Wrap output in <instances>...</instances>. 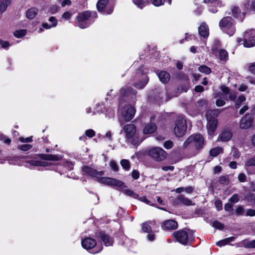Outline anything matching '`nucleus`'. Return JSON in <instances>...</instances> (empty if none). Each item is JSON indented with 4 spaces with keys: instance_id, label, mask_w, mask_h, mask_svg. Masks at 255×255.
<instances>
[{
    "instance_id": "29",
    "label": "nucleus",
    "mask_w": 255,
    "mask_h": 255,
    "mask_svg": "<svg viewBox=\"0 0 255 255\" xmlns=\"http://www.w3.org/2000/svg\"><path fill=\"white\" fill-rule=\"evenodd\" d=\"M223 151V148L221 147L218 146L211 149L210 150L209 153L211 156L216 157L219 154L222 153Z\"/></svg>"
},
{
    "instance_id": "1",
    "label": "nucleus",
    "mask_w": 255,
    "mask_h": 255,
    "mask_svg": "<svg viewBox=\"0 0 255 255\" xmlns=\"http://www.w3.org/2000/svg\"><path fill=\"white\" fill-rule=\"evenodd\" d=\"M219 26L224 33L230 36L233 35L236 32L235 22L231 16L222 18L219 21Z\"/></svg>"
},
{
    "instance_id": "48",
    "label": "nucleus",
    "mask_w": 255,
    "mask_h": 255,
    "mask_svg": "<svg viewBox=\"0 0 255 255\" xmlns=\"http://www.w3.org/2000/svg\"><path fill=\"white\" fill-rule=\"evenodd\" d=\"M72 14L69 11H66L62 15V18L65 20H69L72 17Z\"/></svg>"
},
{
    "instance_id": "62",
    "label": "nucleus",
    "mask_w": 255,
    "mask_h": 255,
    "mask_svg": "<svg viewBox=\"0 0 255 255\" xmlns=\"http://www.w3.org/2000/svg\"><path fill=\"white\" fill-rule=\"evenodd\" d=\"M233 153V156L235 158H238L240 156V153L239 151L236 149L234 148L232 150Z\"/></svg>"
},
{
    "instance_id": "20",
    "label": "nucleus",
    "mask_w": 255,
    "mask_h": 255,
    "mask_svg": "<svg viewBox=\"0 0 255 255\" xmlns=\"http://www.w3.org/2000/svg\"><path fill=\"white\" fill-rule=\"evenodd\" d=\"M198 32L200 36L207 38L209 34V27L205 22H203L198 28Z\"/></svg>"
},
{
    "instance_id": "8",
    "label": "nucleus",
    "mask_w": 255,
    "mask_h": 255,
    "mask_svg": "<svg viewBox=\"0 0 255 255\" xmlns=\"http://www.w3.org/2000/svg\"><path fill=\"white\" fill-rule=\"evenodd\" d=\"M187 125L183 116L177 117L174 128V133L177 137L183 136L186 131Z\"/></svg>"
},
{
    "instance_id": "32",
    "label": "nucleus",
    "mask_w": 255,
    "mask_h": 255,
    "mask_svg": "<svg viewBox=\"0 0 255 255\" xmlns=\"http://www.w3.org/2000/svg\"><path fill=\"white\" fill-rule=\"evenodd\" d=\"M133 2L138 7L142 8L147 4V0L144 1V0H132Z\"/></svg>"
},
{
    "instance_id": "12",
    "label": "nucleus",
    "mask_w": 255,
    "mask_h": 255,
    "mask_svg": "<svg viewBox=\"0 0 255 255\" xmlns=\"http://www.w3.org/2000/svg\"><path fill=\"white\" fill-rule=\"evenodd\" d=\"M96 181L101 184L116 187H121L124 184L120 180L108 177H102V176H98Z\"/></svg>"
},
{
    "instance_id": "52",
    "label": "nucleus",
    "mask_w": 255,
    "mask_h": 255,
    "mask_svg": "<svg viewBox=\"0 0 255 255\" xmlns=\"http://www.w3.org/2000/svg\"><path fill=\"white\" fill-rule=\"evenodd\" d=\"M85 135L89 137H93L95 135V132L92 129L86 131Z\"/></svg>"
},
{
    "instance_id": "64",
    "label": "nucleus",
    "mask_w": 255,
    "mask_h": 255,
    "mask_svg": "<svg viewBox=\"0 0 255 255\" xmlns=\"http://www.w3.org/2000/svg\"><path fill=\"white\" fill-rule=\"evenodd\" d=\"M249 9L255 11V0H252L251 3L250 2Z\"/></svg>"
},
{
    "instance_id": "54",
    "label": "nucleus",
    "mask_w": 255,
    "mask_h": 255,
    "mask_svg": "<svg viewBox=\"0 0 255 255\" xmlns=\"http://www.w3.org/2000/svg\"><path fill=\"white\" fill-rule=\"evenodd\" d=\"M225 210L227 212H231L233 210V205L231 203H227L225 205Z\"/></svg>"
},
{
    "instance_id": "35",
    "label": "nucleus",
    "mask_w": 255,
    "mask_h": 255,
    "mask_svg": "<svg viewBox=\"0 0 255 255\" xmlns=\"http://www.w3.org/2000/svg\"><path fill=\"white\" fill-rule=\"evenodd\" d=\"M198 70L200 72H202V73H205L206 74H209L211 72V69L209 67H208L205 65L200 66L198 68Z\"/></svg>"
},
{
    "instance_id": "26",
    "label": "nucleus",
    "mask_w": 255,
    "mask_h": 255,
    "mask_svg": "<svg viewBox=\"0 0 255 255\" xmlns=\"http://www.w3.org/2000/svg\"><path fill=\"white\" fill-rule=\"evenodd\" d=\"M38 10L35 7L28 9L26 13V17L29 19H33L37 14Z\"/></svg>"
},
{
    "instance_id": "43",
    "label": "nucleus",
    "mask_w": 255,
    "mask_h": 255,
    "mask_svg": "<svg viewBox=\"0 0 255 255\" xmlns=\"http://www.w3.org/2000/svg\"><path fill=\"white\" fill-rule=\"evenodd\" d=\"M142 230L144 232L149 233L151 231V229L147 223H143L142 225Z\"/></svg>"
},
{
    "instance_id": "18",
    "label": "nucleus",
    "mask_w": 255,
    "mask_h": 255,
    "mask_svg": "<svg viewBox=\"0 0 255 255\" xmlns=\"http://www.w3.org/2000/svg\"><path fill=\"white\" fill-rule=\"evenodd\" d=\"M157 129V126L154 123L146 124L142 129V132L144 134H149L154 132Z\"/></svg>"
},
{
    "instance_id": "11",
    "label": "nucleus",
    "mask_w": 255,
    "mask_h": 255,
    "mask_svg": "<svg viewBox=\"0 0 255 255\" xmlns=\"http://www.w3.org/2000/svg\"><path fill=\"white\" fill-rule=\"evenodd\" d=\"M192 234L190 231L181 230L175 232L173 235L177 242L183 245H186L189 239L191 238Z\"/></svg>"
},
{
    "instance_id": "19",
    "label": "nucleus",
    "mask_w": 255,
    "mask_h": 255,
    "mask_svg": "<svg viewBox=\"0 0 255 255\" xmlns=\"http://www.w3.org/2000/svg\"><path fill=\"white\" fill-rule=\"evenodd\" d=\"M97 236L101 239V240L104 243L106 246H110L113 245V239L103 233H100L97 235Z\"/></svg>"
},
{
    "instance_id": "63",
    "label": "nucleus",
    "mask_w": 255,
    "mask_h": 255,
    "mask_svg": "<svg viewBox=\"0 0 255 255\" xmlns=\"http://www.w3.org/2000/svg\"><path fill=\"white\" fill-rule=\"evenodd\" d=\"M249 70L250 71L254 74H255V62L254 63H252L250 66H249Z\"/></svg>"
},
{
    "instance_id": "34",
    "label": "nucleus",
    "mask_w": 255,
    "mask_h": 255,
    "mask_svg": "<svg viewBox=\"0 0 255 255\" xmlns=\"http://www.w3.org/2000/svg\"><path fill=\"white\" fill-rule=\"evenodd\" d=\"M26 34V30L25 29H20L15 31L13 32L14 36L17 38H20L24 36Z\"/></svg>"
},
{
    "instance_id": "24",
    "label": "nucleus",
    "mask_w": 255,
    "mask_h": 255,
    "mask_svg": "<svg viewBox=\"0 0 255 255\" xmlns=\"http://www.w3.org/2000/svg\"><path fill=\"white\" fill-rule=\"evenodd\" d=\"M158 76L160 81L164 84L167 83L170 78V74L165 71H160Z\"/></svg>"
},
{
    "instance_id": "42",
    "label": "nucleus",
    "mask_w": 255,
    "mask_h": 255,
    "mask_svg": "<svg viewBox=\"0 0 255 255\" xmlns=\"http://www.w3.org/2000/svg\"><path fill=\"white\" fill-rule=\"evenodd\" d=\"M31 147L32 145L30 144H23L19 145L17 148L19 150L25 151L29 150Z\"/></svg>"
},
{
    "instance_id": "45",
    "label": "nucleus",
    "mask_w": 255,
    "mask_h": 255,
    "mask_svg": "<svg viewBox=\"0 0 255 255\" xmlns=\"http://www.w3.org/2000/svg\"><path fill=\"white\" fill-rule=\"evenodd\" d=\"M237 215H243L244 214V209L243 206H240L237 207L235 211Z\"/></svg>"
},
{
    "instance_id": "51",
    "label": "nucleus",
    "mask_w": 255,
    "mask_h": 255,
    "mask_svg": "<svg viewBox=\"0 0 255 255\" xmlns=\"http://www.w3.org/2000/svg\"><path fill=\"white\" fill-rule=\"evenodd\" d=\"M215 206L218 211L222 209V202L220 200H217L215 202Z\"/></svg>"
},
{
    "instance_id": "4",
    "label": "nucleus",
    "mask_w": 255,
    "mask_h": 255,
    "mask_svg": "<svg viewBox=\"0 0 255 255\" xmlns=\"http://www.w3.org/2000/svg\"><path fill=\"white\" fill-rule=\"evenodd\" d=\"M219 110L215 109L213 110H210L207 112L206 118L208 121L207 128L208 133L212 135L215 131L216 130L217 127L218 121L217 120L213 118V116L217 117L220 113Z\"/></svg>"
},
{
    "instance_id": "37",
    "label": "nucleus",
    "mask_w": 255,
    "mask_h": 255,
    "mask_svg": "<svg viewBox=\"0 0 255 255\" xmlns=\"http://www.w3.org/2000/svg\"><path fill=\"white\" fill-rule=\"evenodd\" d=\"M124 193L127 195L131 197L134 199H137L138 198V194L135 193L129 189H126L124 191Z\"/></svg>"
},
{
    "instance_id": "33",
    "label": "nucleus",
    "mask_w": 255,
    "mask_h": 255,
    "mask_svg": "<svg viewBox=\"0 0 255 255\" xmlns=\"http://www.w3.org/2000/svg\"><path fill=\"white\" fill-rule=\"evenodd\" d=\"M246 100V97L244 95H241L238 98L235 104V107L237 109H239L241 104L245 102Z\"/></svg>"
},
{
    "instance_id": "27",
    "label": "nucleus",
    "mask_w": 255,
    "mask_h": 255,
    "mask_svg": "<svg viewBox=\"0 0 255 255\" xmlns=\"http://www.w3.org/2000/svg\"><path fill=\"white\" fill-rule=\"evenodd\" d=\"M120 94L123 96L129 95L130 94L134 95L136 94V91L130 87H124L121 89Z\"/></svg>"
},
{
    "instance_id": "28",
    "label": "nucleus",
    "mask_w": 255,
    "mask_h": 255,
    "mask_svg": "<svg viewBox=\"0 0 255 255\" xmlns=\"http://www.w3.org/2000/svg\"><path fill=\"white\" fill-rule=\"evenodd\" d=\"M104 111L106 117L108 118H112L115 116V111L113 107L109 106L106 107Z\"/></svg>"
},
{
    "instance_id": "50",
    "label": "nucleus",
    "mask_w": 255,
    "mask_h": 255,
    "mask_svg": "<svg viewBox=\"0 0 255 255\" xmlns=\"http://www.w3.org/2000/svg\"><path fill=\"white\" fill-rule=\"evenodd\" d=\"M250 241L248 240H243L239 243V246L244 247L245 248H249Z\"/></svg>"
},
{
    "instance_id": "3",
    "label": "nucleus",
    "mask_w": 255,
    "mask_h": 255,
    "mask_svg": "<svg viewBox=\"0 0 255 255\" xmlns=\"http://www.w3.org/2000/svg\"><path fill=\"white\" fill-rule=\"evenodd\" d=\"M135 109L132 106L127 105L124 107H119L118 111L119 121L121 125L125 122L130 121L134 116Z\"/></svg>"
},
{
    "instance_id": "46",
    "label": "nucleus",
    "mask_w": 255,
    "mask_h": 255,
    "mask_svg": "<svg viewBox=\"0 0 255 255\" xmlns=\"http://www.w3.org/2000/svg\"><path fill=\"white\" fill-rule=\"evenodd\" d=\"M219 182L221 184L228 185L229 183L228 178L226 176H222L219 179Z\"/></svg>"
},
{
    "instance_id": "56",
    "label": "nucleus",
    "mask_w": 255,
    "mask_h": 255,
    "mask_svg": "<svg viewBox=\"0 0 255 255\" xmlns=\"http://www.w3.org/2000/svg\"><path fill=\"white\" fill-rule=\"evenodd\" d=\"M19 140L21 142L28 143L31 142L32 141V137H28L26 138L20 137Z\"/></svg>"
},
{
    "instance_id": "39",
    "label": "nucleus",
    "mask_w": 255,
    "mask_h": 255,
    "mask_svg": "<svg viewBox=\"0 0 255 255\" xmlns=\"http://www.w3.org/2000/svg\"><path fill=\"white\" fill-rule=\"evenodd\" d=\"M44 159L47 160L57 161L59 160L60 157L56 155L50 154L45 155Z\"/></svg>"
},
{
    "instance_id": "5",
    "label": "nucleus",
    "mask_w": 255,
    "mask_h": 255,
    "mask_svg": "<svg viewBox=\"0 0 255 255\" xmlns=\"http://www.w3.org/2000/svg\"><path fill=\"white\" fill-rule=\"evenodd\" d=\"M242 6L243 12H241L238 6L234 5L231 7V12L230 13L233 17L239 19L241 21H243L245 14L249 10L250 0H244Z\"/></svg>"
},
{
    "instance_id": "47",
    "label": "nucleus",
    "mask_w": 255,
    "mask_h": 255,
    "mask_svg": "<svg viewBox=\"0 0 255 255\" xmlns=\"http://www.w3.org/2000/svg\"><path fill=\"white\" fill-rule=\"evenodd\" d=\"M110 166L114 171H117L118 170V165L115 161H111Z\"/></svg>"
},
{
    "instance_id": "55",
    "label": "nucleus",
    "mask_w": 255,
    "mask_h": 255,
    "mask_svg": "<svg viewBox=\"0 0 255 255\" xmlns=\"http://www.w3.org/2000/svg\"><path fill=\"white\" fill-rule=\"evenodd\" d=\"M131 176L134 179H137L139 177V172L136 170H133L131 172Z\"/></svg>"
},
{
    "instance_id": "23",
    "label": "nucleus",
    "mask_w": 255,
    "mask_h": 255,
    "mask_svg": "<svg viewBox=\"0 0 255 255\" xmlns=\"http://www.w3.org/2000/svg\"><path fill=\"white\" fill-rule=\"evenodd\" d=\"M48 165L47 161L43 160H31L27 162L26 166L30 167L31 166H46Z\"/></svg>"
},
{
    "instance_id": "59",
    "label": "nucleus",
    "mask_w": 255,
    "mask_h": 255,
    "mask_svg": "<svg viewBox=\"0 0 255 255\" xmlns=\"http://www.w3.org/2000/svg\"><path fill=\"white\" fill-rule=\"evenodd\" d=\"M238 179L241 182H245L246 180V176L244 173H240L238 176Z\"/></svg>"
},
{
    "instance_id": "16",
    "label": "nucleus",
    "mask_w": 255,
    "mask_h": 255,
    "mask_svg": "<svg viewBox=\"0 0 255 255\" xmlns=\"http://www.w3.org/2000/svg\"><path fill=\"white\" fill-rule=\"evenodd\" d=\"M175 205H183L185 206H193L195 205L189 198L183 195H180L177 196L173 201Z\"/></svg>"
},
{
    "instance_id": "61",
    "label": "nucleus",
    "mask_w": 255,
    "mask_h": 255,
    "mask_svg": "<svg viewBox=\"0 0 255 255\" xmlns=\"http://www.w3.org/2000/svg\"><path fill=\"white\" fill-rule=\"evenodd\" d=\"M49 21L52 22V26L55 27L57 25V20L54 16H51L49 18Z\"/></svg>"
},
{
    "instance_id": "30",
    "label": "nucleus",
    "mask_w": 255,
    "mask_h": 255,
    "mask_svg": "<svg viewBox=\"0 0 255 255\" xmlns=\"http://www.w3.org/2000/svg\"><path fill=\"white\" fill-rule=\"evenodd\" d=\"M109 0H99L97 4V8L99 11H103L106 7Z\"/></svg>"
},
{
    "instance_id": "14",
    "label": "nucleus",
    "mask_w": 255,
    "mask_h": 255,
    "mask_svg": "<svg viewBox=\"0 0 255 255\" xmlns=\"http://www.w3.org/2000/svg\"><path fill=\"white\" fill-rule=\"evenodd\" d=\"M82 171L83 174L89 176L96 180L98 176H103L104 173L103 171H98L94 168L88 166H84Z\"/></svg>"
},
{
    "instance_id": "22",
    "label": "nucleus",
    "mask_w": 255,
    "mask_h": 255,
    "mask_svg": "<svg viewBox=\"0 0 255 255\" xmlns=\"http://www.w3.org/2000/svg\"><path fill=\"white\" fill-rule=\"evenodd\" d=\"M232 137V132L228 130H223L219 135L217 141H229Z\"/></svg>"
},
{
    "instance_id": "41",
    "label": "nucleus",
    "mask_w": 255,
    "mask_h": 255,
    "mask_svg": "<svg viewBox=\"0 0 255 255\" xmlns=\"http://www.w3.org/2000/svg\"><path fill=\"white\" fill-rule=\"evenodd\" d=\"M240 200V196L237 194H234L229 200L231 203L234 204L238 202Z\"/></svg>"
},
{
    "instance_id": "60",
    "label": "nucleus",
    "mask_w": 255,
    "mask_h": 255,
    "mask_svg": "<svg viewBox=\"0 0 255 255\" xmlns=\"http://www.w3.org/2000/svg\"><path fill=\"white\" fill-rule=\"evenodd\" d=\"M0 44L3 48H8L9 46V43L7 41H2L0 40Z\"/></svg>"
},
{
    "instance_id": "7",
    "label": "nucleus",
    "mask_w": 255,
    "mask_h": 255,
    "mask_svg": "<svg viewBox=\"0 0 255 255\" xmlns=\"http://www.w3.org/2000/svg\"><path fill=\"white\" fill-rule=\"evenodd\" d=\"M81 245L87 250L93 249L91 253L94 254L99 253L103 249L102 245H97L96 240L91 238H85L82 241Z\"/></svg>"
},
{
    "instance_id": "53",
    "label": "nucleus",
    "mask_w": 255,
    "mask_h": 255,
    "mask_svg": "<svg viewBox=\"0 0 255 255\" xmlns=\"http://www.w3.org/2000/svg\"><path fill=\"white\" fill-rule=\"evenodd\" d=\"M228 244L227 239L221 240L217 242L216 245L219 247H222Z\"/></svg>"
},
{
    "instance_id": "13",
    "label": "nucleus",
    "mask_w": 255,
    "mask_h": 255,
    "mask_svg": "<svg viewBox=\"0 0 255 255\" xmlns=\"http://www.w3.org/2000/svg\"><path fill=\"white\" fill-rule=\"evenodd\" d=\"M243 44L246 47L255 45V30L252 29L245 32Z\"/></svg>"
},
{
    "instance_id": "6",
    "label": "nucleus",
    "mask_w": 255,
    "mask_h": 255,
    "mask_svg": "<svg viewBox=\"0 0 255 255\" xmlns=\"http://www.w3.org/2000/svg\"><path fill=\"white\" fill-rule=\"evenodd\" d=\"M204 143L203 136L200 134H195L191 135L186 140L184 143V146L186 147L191 145L194 147L196 149L200 150L203 148Z\"/></svg>"
},
{
    "instance_id": "44",
    "label": "nucleus",
    "mask_w": 255,
    "mask_h": 255,
    "mask_svg": "<svg viewBox=\"0 0 255 255\" xmlns=\"http://www.w3.org/2000/svg\"><path fill=\"white\" fill-rule=\"evenodd\" d=\"M246 165L247 166H255V156L248 160L246 162Z\"/></svg>"
},
{
    "instance_id": "36",
    "label": "nucleus",
    "mask_w": 255,
    "mask_h": 255,
    "mask_svg": "<svg viewBox=\"0 0 255 255\" xmlns=\"http://www.w3.org/2000/svg\"><path fill=\"white\" fill-rule=\"evenodd\" d=\"M121 164L125 170H129L130 169L129 162L127 159H122L121 161Z\"/></svg>"
},
{
    "instance_id": "9",
    "label": "nucleus",
    "mask_w": 255,
    "mask_h": 255,
    "mask_svg": "<svg viewBox=\"0 0 255 255\" xmlns=\"http://www.w3.org/2000/svg\"><path fill=\"white\" fill-rule=\"evenodd\" d=\"M148 154L156 161H161L166 159V152L161 148L156 147L150 149Z\"/></svg>"
},
{
    "instance_id": "2",
    "label": "nucleus",
    "mask_w": 255,
    "mask_h": 255,
    "mask_svg": "<svg viewBox=\"0 0 255 255\" xmlns=\"http://www.w3.org/2000/svg\"><path fill=\"white\" fill-rule=\"evenodd\" d=\"M123 130L126 133V138L132 145L138 144L140 141L136 132V128L132 124H127L123 127Z\"/></svg>"
},
{
    "instance_id": "57",
    "label": "nucleus",
    "mask_w": 255,
    "mask_h": 255,
    "mask_svg": "<svg viewBox=\"0 0 255 255\" xmlns=\"http://www.w3.org/2000/svg\"><path fill=\"white\" fill-rule=\"evenodd\" d=\"M246 216H255V210L254 209H248L246 213Z\"/></svg>"
},
{
    "instance_id": "38",
    "label": "nucleus",
    "mask_w": 255,
    "mask_h": 255,
    "mask_svg": "<svg viewBox=\"0 0 255 255\" xmlns=\"http://www.w3.org/2000/svg\"><path fill=\"white\" fill-rule=\"evenodd\" d=\"M212 226L217 229L222 230L224 228V225L223 224L218 221H215L212 223Z\"/></svg>"
},
{
    "instance_id": "21",
    "label": "nucleus",
    "mask_w": 255,
    "mask_h": 255,
    "mask_svg": "<svg viewBox=\"0 0 255 255\" xmlns=\"http://www.w3.org/2000/svg\"><path fill=\"white\" fill-rule=\"evenodd\" d=\"M205 3L210 4L209 10L213 13H215L217 11V9L216 8L213 9L212 8L213 5H217V6H222V1L221 0H204Z\"/></svg>"
},
{
    "instance_id": "49",
    "label": "nucleus",
    "mask_w": 255,
    "mask_h": 255,
    "mask_svg": "<svg viewBox=\"0 0 255 255\" xmlns=\"http://www.w3.org/2000/svg\"><path fill=\"white\" fill-rule=\"evenodd\" d=\"M173 145V143L172 141L171 140H167L164 143L163 146L165 148L169 149L172 147Z\"/></svg>"
},
{
    "instance_id": "31",
    "label": "nucleus",
    "mask_w": 255,
    "mask_h": 255,
    "mask_svg": "<svg viewBox=\"0 0 255 255\" xmlns=\"http://www.w3.org/2000/svg\"><path fill=\"white\" fill-rule=\"evenodd\" d=\"M11 3L10 0H4L1 1L0 4V11L2 12H4L8 5Z\"/></svg>"
},
{
    "instance_id": "58",
    "label": "nucleus",
    "mask_w": 255,
    "mask_h": 255,
    "mask_svg": "<svg viewBox=\"0 0 255 255\" xmlns=\"http://www.w3.org/2000/svg\"><path fill=\"white\" fill-rule=\"evenodd\" d=\"M225 103V101L223 99H218L216 102V104L218 107H222L224 106Z\"/></svg>"
},
{
    "instance_id": "17",
    "label": "nucleus",
    "mask_w": 255,
    "mask_h": 255,
    "mask_svg": "<svg viewBox=\"0 0 255 255\" xmlns=\"http://www.w3.org/2000/svg\"><path fill=\"white\" fill-rule=\"evenodd\" d=\"M177 223L173 220H168L163 223L162 228L164 230H175L177 228Z\"/></svg>"
},
{
    "instance_id": "15",
    "label": "nucleus",
    "mask_w": 255,
    "mask_h": 255,
    "mask_svg": "<svg viewBox=\"0 0 255 255\" xmlns=\"http://www.w3.org/2000/svg\"><path fill=\"white\" fill-rule=\"evenodd\" d=\"M254 122L253 116L249 113L246 114L241 120L240 127L242 129H248L252 127Z\"/></svg>"
},
{
    "instance_id": "25",
    "label": "nucleus",
    "mask_w": 255,
    "mask_h": 255,
    "mask_svg": "<svg viewBox=\"0 0 255 255\" xmlns=\"http://www.w3.org/2000/svg\"><path fill=\"white\" fill-rule=\"evenodd\" d=\"M218 57L221 61L226 62L229 59L228 53L225 49H220L218 51Z\"/></svg>"
},
{
    "instance_id": "10",
    "label": "nucleus",
    "mask_w": 255,
    "mask_h": 255,
    "mask_svg": "<svg viewBox=\"0 0 255 255\" xmlns=\"http://www.w3.org/2000/svg\"><path fill=\"white\" fill-rule=\"evenodd\" d=\"M91 16V13L89 11H83L79 13L76 16V25L81 28L87 27L90 23L88 20Z\"/></svg>"
},
{
    "instance_id": "40",
    "label": "nucleus",
    "mask_w": 255,
    "mask_h": 255,
    "mask_svg": "<svg viewBox=\"0 0 255 255\" xmlns=\"http://www.w3.org/2000/svg\"><path fill=\"white\" fill-rule=\"evenodd\" d=\"M147 4L148 3H152L155 6H159L163 4L162 0H147Z\"/></svg>"
}]
</instances>
